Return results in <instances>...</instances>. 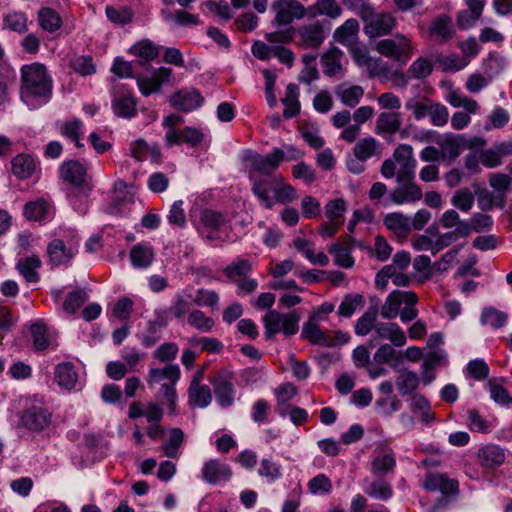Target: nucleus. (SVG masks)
<instances>
[{"mask_svg": "<svg viewBox=\"0 0 512 512\" xmlns=\"http://www.w3.org/2000/svg\"><path fill=\"white\" fill-rule=\"evenodd\" d=\"M214 388L216 401L222 408L230 407L234 402V385L228 372L222 371L210 380Z\"/></svg>", "mask_w": 512, "mask_h": 512, "instance_id": "dca6fc26", "label": "nucleus"}, {"mask_svg": "<svg viewBox=\"0 0 512 512\" xmlns=\"http://www.w3.org/2000/svg\"><path fill=\"white\" fill-rule=\"evenodd\" d=\"M364 482L365 486L363 491L373 499L387 501L393 495L391 484L382 477H378L372 481L365 479Z\"/></svg>", "mask_w": 512, "mask_h": 512, "instance_id": "7c9ffc66", "label": "nucleus"}, {"mask_svg": "<svg viewBox=\"0 0 512 512\" xmlns=\"http://www.w3.org/2000/svg\"><path fill=\"white\" fill-rule=\"evenodd\" d=\"M181 376L180 368L176 364H168L164 368H151L147 376V384L149 388L161 384L157 393L158 399L162 403H166L170 412H174L176 405V389L175 385Z\"/></svg>", "mask_w": 512, "mask_h": 512, "instance_id": "f03ea898", "label": "nucleus"}, {"mask_svg": "<svg viewBox=\"0 0 512 512\" xmlns=\"http://www.w3.org/2000/svg\"><path fill=\"white\" fill-rule=\"evenodd\" d=\"M55 380L62 389L67 391L74 389L78 380L74 364L71 362L58 364L55 368Z\"/></svg>", "mask_w": 512, "mask_h": 512, "instance_id": "2f4dec72", "label": "nucleus"}, {"mask_svg": "<svg viewBox=\"0 0 512 512\" xmlns=\"http://www.w3.org/2000/svg\"><path fill=\"white\" fill-rule=\"evenodd\" d=\"M307 16L315 18L317 16H327L331 19L338 18L341 13V7L335 0H317L314 5L306 8Z\"/></svg>", "mask_w": 512, "mask_h": 512, "instance_id": "c9c22d12", "label": "nucleus"}, {"mask_svg": "<svg viewBox=\"0 0 512 512\" xmlns=\"http://www.w3.org/2000/svg\"><path fill=\"white\" fill-rule=\"evenodd\" d=\"M202 476L207 483L216 485L228 481L232 476V470L227 464L211 459L204 463Z\"/></svg>", "mask_w": 512, "mask_h": 512, "instance_id": "5701e85b", "label": "nucleus"}, {"mask_svg": "<svg viewBox=\"0 0 512 512\" xmlns=\"http://www.w3.org/2000/svg\"><path fill=\"white\" fill-rule=\"evenodd\" d=\"M184 440V433L180 428H173L170 432V437L167 443L162 446L165 456L169 458H176L178 450Z\"/></svg>", "mask_w": 512, "mask_h": 512, "instance_id": "774afa93", "label": "nucleus"}, {"mask_svg": "<svg viewBox=\"0 0 512 512\" xmlns=\"http://www.w3.org/2000/svg\"><path fill=\"white\" fill-rule=\"evenodd\" d=\"M79 238L77 234L70 231L63 238L52 240L47 247L49 260L54 265H63L71 261L77 254Z\"/></svg>", "mask_w": 512, "mask_h": 512, "instance_id": "6e6552de", "label": "nucleus"}, {"mask_svg": "<svg viewBox=\"0 0 512 512\" xmlns=\"http://www.w3.org/2000/svg\"><path fill=\"white\" fill-rule=\"evenodd\" d=\"M344 53L338 47L329 48L321 56L323 72L329 77H333L342 71V60Z\"/></svg>", "mask_w": 512, "mask_h": 512, "instance_id": "72a5a7b5", "label": "nucleus"}, {"mask_svg": "<svg viewBox=\"0 0 512 512\" xmlns=\"http://www.w3.org/2000/svg\"><path fill=\"white\" fill-rule=\"evenodd\" d=\"M397 26L396 18L389 13H380L371 17L365 25V34L370 38L389 35Z\"/></svg>", "mask_w": 512, "mask_h": 512, "instance_id": "aec40b11", "label": "nucleus"}, {"mask_svg": "<svg viewBox=\"0 0 512 512\" xmlns=\"http://www.w3.org/2000/svg\"><path fill=\"white\" fill-rule=\"evenodd\" d=\"M271 10L275 14L273 23L277 27L289 26L294 19L307 16L306 7L298 0H274Z\"/></svg>", "mask_w": 512, "mask_h": 512, "instance_id": "1a4fd4ad", "label": "nucleus"}, {"mask_svg": "<svg viewBox=\"0 0 512 512\" xmlns=\"http://www.w3.org/2000/svg\"><path fill=\"white\" fill-rule=\"evenodd\" d=\"M41 266L40 258L33 254L25 259H21L17 263L19 273L26 279L27 282L35 283L39 279L37 269Z\"/></svg>", "mask_w": 512, "mask_h": 512, "instance_id": "37998d69", "label": "nucleus"}, {"mask_svg": "<svg viewBox=\"0 0 512 512\" xmlns=\"http://www.w3.org/2000/svg\"><path fill=\"white\" fill-rule=\"evenodd\" d=\"M301 337L309 341L311 344L325 346L327 335L323 332L317 322L309 320L302 326Z\"/></svg>", "mask_w": 512, "mask_h": 512, "instance_id": "8fccbe9b", "label": "nucleus"}, {"mask_svg": "<svg viewBox=\"0 0 512 512\" xmlns=\"http://www.w3.org/2000/svg\"><path fill=\"white\" fill-rule=\"evenodd\" d=\"M283 322V314L277 310L270 309L263 317L265 338L271 339L277 333L282 332Z\"/></svg>", "mask_w": 512, "mask_h": 512, "instance_id": "864d4df0", "label": "nucleus"}, {"mask_svg": "<svg viewBox=\"0 0 512 512\" xmlns=\"http://www.w3.org/2000/svg\"><path fill=\"white\" fill-rule=\"evenodd\" d=\"M155 252L151 245L139 243L130 250L131 263L135 268H148L154 261Z\"/></svg>", "mask_w": 512, "mask_h": 512, "instance_id": "f704fd0d", "label": "nucleus"}, {"mask_svg": "<svg viewBox=\"0 0 512 512\" xmlns=\"http://www.w3.org/2000/svg\"><path fill=\"white\" fill-rule=\"evenodd\" d=\"M327 250L334 256V262L336 265L345 269L353 267L354 259L349 248L343 247L338 243H333L328 246Z\"/></svg>", "mask_w": 512, "mask_h": 512, "instance_id": "052dcab7", "label": "nucleus"}, {"mask_svg": "<svg viewBox=\"0 0 512 512\" xmlns=\"http://www.w3.org/2000/svg\"><path fill=\"white\" fill-rule=\"evenodd\" d=\"M377 307H370L368 310L356 321L355 333L359 336H366L372 330L375 331L377 325Z\"/></svg>", "mask_w": 512, "mask_h": 512, "instance_id": "603ef678", "label": "nucleus"}, {"mask_svg": "<svg viewBox=\"0 0 512 512\" xmlns=\"http://www.w3.org/2000/svg\"><path fill=\"white\" fill-rule=\"evenodd\" d=\"M475 198L468 188L457 190L451 198V204L461 212H469L474 205Z\"/></svg>", "mask_w": 512, "mask_h": 512, "instance_id": "0e129e2a", "label": "nucleus"}, {"mask_svg": "<svg viewBox=\"0 0 512 512\" xmlns=\"http://www.w3.org/2000/svg\"><path fill=\"white\" fill-rule=\"evenodd\" d=\"M376 335L389 340L394 346L401 347L406 343V335L400 326L393 322H378L375 326Z\"/></svg>", "mask_w": 512, "mask_h": 512, "instance_id": "393cba45", "label": "nucleus"}, {"mask_svg": "<svg viewBox=\"0 0 512 512\" xmlns=\"http://www.w3.org/2000/svg\"><path fill=\"white\" fill-rule=\"evenodd\" d=\"M392 159L399 165L397 176L415 178L416 159L411 145H398L393 152Z\"/></svg>", "mask_w": 512, "mask_h": 512, "instance_id": "a211bd4d", "label": "nucleus"}, {"mask_svg": "<svg viewBox=\"0 0 512 512\" xmlns=\"http://www.w3.org/2000/svg\"><path fill=\"white\" fill-rule=\"evenodd\" d=\"M281 175H274L264 179L255 180L252 182V192L259 199L261 206L266 209H272L274 206V199L271 193L274 194L275 186H278L282 180Z\"/></svg>", "mask_w": 512, "mask_h": 512, "instance_id": "6ab92c4d", "label": "nucleus"}, {"mask_svg": "<svg viewBox=\"0 0 512 512\" xmlns=\"http://www.w3.org/2000/svg\"><path fill=\"white\" fill-rule=\"evenodd\" d=\"M330 32L328 21H312L300 25L297 30V45L303 49H318L326 40Z\"/></svg>", "mask_w": 512, "mask_h": 512, "instance_id": "0eeeda50", "label": "nucleus"}, {"mask_svg": "<svg viewBox=\"0 0 512 512\" xmlns=\"http://www.w3.org/2000/svg\"><path fill=\"white\" fill-rule=\"evenodd\" d=\"M282 103L285 106L283 111L284 118L290 119L299 114L300 103L298 101V88L295 84H289L287 86Z\"/></svg>", "mask_w": 512, "mask_h": 512, "instance_id": "09e8293b", "label": "nucleus"}, {"mask_svg": "<svg viewBox=\"0 0 512 512\" xmlns=\"http://www.w3.org/2000/svg\"><path fill=\"white\" fill-rule=\"evenodd\" d=\"M374 49L387 58L406 64L414 55L415 44L408 36L396 33L391 38L376 42Z\"/></svg>", "mask_w": 512, "mask_h": 512, "instance_id": "39448f33", "label": "nucleus"}, {"mask_svg": "<svg viewBox=\"0 0 512 512\" xmlns=\"http://www.w3.org/2000/svg\"><path fill=\"white\" fill-rule=\"evenodd\" d=\"M190 297V294H185L184 292L176 293L169 307V313L176 319L184 318L191 308Z\"/></svg>", "mask_w": 512, "mask_h": 512, "instance_id": "4d7b16f0", "label": "nucleus"}, {"mask_svg": "<svg viewBox=\"0 0 512 512\" xmlns=\"http://www.w3.org/2000/svg\"><path fill=\"white\" fill-rule=\"evenodd\" d=\"M52 422V413L43 404H31L20 416V424L29 431L41 432Z\"/></svg>", "mask_w": 512, "mask_h": 512, "instance_id": "9d476101", "label": "nucleus"}, {"mask_svg": "<svg viewBox=\"0 0 512 512\" xmlns=\"http://www.w3.org/2000/svg\"><path fill=\"white\" fill-rule=\"evenodd\" d=\"M433 63L425 57H419L407 69V76L411 79H425L431 75Z\"/></svg>", "mask_w": 512, "mask_h": 512, "instance_id": "6e6d98bb", "label": "nucleus"}, {"mask_svg": "<svg viewBox=\"0 0 512 512\" xmlns=\"http://www.w3.org/2000/svg\"><path fill=\"white\" fill-rule=\"evenodd\" d=\"M227 222L228 219L225 214L207 208L200 212L196 229L209 245L219 247L225 241L221 235V229L226 226Z\"/></svg>", "mask_w": 512, "mask_h": 512, "instance_id": "20e7f679", "label": "nucleus"}, {"mask_svg": "<svg viewBox=\"0 0 512 512\" xmlns=\"http://www.w3.org/2000/svg\"><path fill=\"white\" fill-rule=\"evenodd\" d=\"M380 143L372 136L359 139L352 152L359 158L367 161L378 153Z\"/></svg>", "mask_w": 512, "mask_h": 512, "instance_id": "de8ad7c7", "label": "nucleus"}, {"mask_svg": "<svg viewBox=\"0 0 512 512\" xmlns=\"http://www.w3.org/2000/svg\"><path fill=\"white\" fill-rule=\"evenodd\" d=\"M440 224L445 229L455 228L453 231L449 232L454 233V235L460 238L469 236L468 221L462 220L458 212L454 209L446 210L442 214Z\"/></svg>", "mask_w": 512, "mask_h": 512, "instance_id": "c756f323", "label": "nucleus"}, {"mask_svg": "<svg viewBox=\"0 0 512 512\" xmlns=\"http://www.w3.org/2000/svg\"><path fill=\"white\" fill-rule=\"evenodd\" d=\"M396 458L392 450L375 451L371 462V473L376 477H382L394 471Z\"/></svg>", "mask_w": 512, "mask_h": 512, "instance_id": "a878e982", "label": "nucleus"}, {"mask_svg": "<svg viewBox=\"0 0 512 512\" xmlns=\"http://www.w3.org/2000/svg\"><path fill=\"white\" fill-rule=\"evenodd\" d=\"M359 24L356 19L346 20L340 27L336 28L333 38L340 44L349 47L357 43Z\"/></svg>", "mask_w": 512, "mask_h": 512, "instance_id": "473e14b6", "label": "nucleus"}, {"mask_svg": "<svg viewBox=\"0 0 512 512\" xmlns=\"http://www.w3.org/2000/svg\"><path fill=\"white\" fill-rule=\"evenodd\" d=\"M487 76L478 73L471 74L466 81V89L471 93H477L486 87L493 77L500 71V63L497 57H489L485 63Z\"/></svg>", "mask_w": 512, "mask_h": 512, "instance_id": "412c9836", "label": "nucleus"}, {"mask_svg": "<svg viewBox=\"0 0 512 512\" xmlns=\"http://www.w3.org/2000/svg\"><path fill=\"white\" fill-rule=\"evenodd\" d=\"M383 222L389 230L398 235H405L411 230L409 217L400 212L388 213Z\"/></svg>", "mask_w": 512, "mask_h": 512, "instance_id": "c03bdc74", "label": "nucleus"}, {"mask_svg": "<svg viewBox=\"0 0 512 512\" xmlns=\"http://www.w3.org/2000/svg\"><path fill=\"white\" fill-rule=\"evenodd\" d=\"M136 104V99L123 86L114 87L111 106L116 116L127 119L136 116Z\"/></svg>", "mask_w": 512, "mask_h": 512, "instance_id": "ddd939ff", "label": "nucleus"}, {"mask_svg": "<svg viewBox=\"0 0 512 512\" xmlns=\"http://www.w3.org/2000/svg\"><path fill=\"white\" fill-rule=\"evenodd\" d=\"M284 161V151L274 148L267 155L259 154L253 150H245L242 154V162L248 174L250 182L260 180L258 176H274L281 162Z\"/></svg>", "mask_w": 512, "mask_h": 512, "instance_id": "7ed1b4c3", "label": "nucleus"}, {"mask_svg": "<svg viewBox=\"0 0 512 512\" xmlns=\"http://www.w3.org/2000/svg\"><path fill=\"white\" fill-rule=\"evenodd\" d=\"M251 52L254 57L261 61H268L272 57H276L281 63L292 66L294 61V53L292 50L281 45H271L263 41L257 40L252 44Z\"/></svg>", "mask_w": 512, "mask_h": 512, "instance_id": "f8f14e48", "label": "nucleus"}, {"mask_svg": "<svg viewBox=\"0 0 512 512\" xmlns=\"http://www.w3.org/2000/svg\"><path fill=\"white\" fill-rule=\"evenodd\" d=\"M486 144L485 139L481 137L467 138L464 135L450 136L441 143L442 158L448 156L449 159L457 158L463 148L482 147Z\"/></svg>", "mask_w": 512, "mask_h": 512, "instance_id": "2eb2a0df", "label": "nucleus"}, {"mask_svg": "<svg viewBox=\"0 0 512 512\" xmlns=\"http://www.w3.org/2000/svg\"><path fill=\"white\" fill-rule=\"evenodd\" d=\"M469 9L462 10L457 15V25L460 29H469L475 25L481 17L484 1L483 0H467Z\"/></svg>", "mask_w": 512, "mask_h": 512, "instance_id": "bb28decb", "label": "nucleus"}, {"mask_svg": "<svg viewBox=\"0 0 512 512\" xmlns=\"http://www.w3.org/2000/svg\"><path fill=\"white\" fill-rule=\"evenodd\" d=\"M38 22L43 30L50 33L59 30L62 26L60 15L49 7H43L38 11Z\"/></svg>", "mask_w": 512, "mask_h": 512, "instance_id": "a18cd8bd", "label": "nucleus"}, {"mask_svg": "<svg viewBox=\"0 0 512 512\" xmlns=\"http://www.w3.org/2000/svg\"><path fill=\"white\" fill-rule=\"evenodd\" d=\"M52 214V206L44 199H37L25 204L24 216L31 221L47 220Z\"/></svg>", "mask_w": 512, "mask_h": 512, "instance_id": "e433bc0d", "label": "nucleus"}, {"mask_svg": "<svg viewBox=\"0 0 512 512\" xmlns=\"http://www.w3.org/2000/svg\"><path fill=\"white\" fill-rule=\"evenodd\" d=\"M21 99L33 108L47 103L52 95L53 82L46 67L40 63L21 68Z\"/></svg>", "mask_w": 512, "mask_h": 512, "instance_id": "f257e3e1", "label": "nucleus"}, {"mask_svg": "<svg viewBox=\"0 0 512 512\" xmlns=\"http://www.w3.org/2000/svg\"><path fill=\"white\" fill-rule=\"evenodd\" d=\"M418 301L417 295L413 291H392L386 298L381 307V316L386 320L395 319L399 312L402 303L416 304Z\"/></svg>", "mask_w": 512, "mask_h": 512, "instance_id": "4468645a", "label": "nucleus"}, {"mask_svg": "<svg viewBox=\"0 0 512 512\" xmlns=\"http://www.w3.org/2000/svg\"><path fill=\"white\" fill-rule=\"evenodd\" d=\"M202 102L203 97L195 89H183L170 97L171 105L184 112H189L200 107Z\"/></svg>", "mask_w": 512, "mask_h": 512, "instance_id": "b1692460", "label": "nucleus"}, {"mask_svg": "<svg viewBox=\"0 0 512 512\" xmlns=\"http://www.w3.org/2000/svg\"><path fill=\"white\" fill-rule=\"evenodd\" d=\"M421 187L414 182V178L397 176V186L389 193V200L396 205L415 203L422 199Z\"/></svg>", "mask_w": 512, "mask_h": 512, "instance_id": "9b49d317", "label": "nucleus"}, {"mask_svg": "<svg viewBox=\"0 0 512 512\" xmlns=\"http://www.w3.org/2000/svg\"><path fill=\"white\" fill-rule=\"evenodd\" d=\"M423 487L431 492L439 491L446 496L458 493V481L442 473H428L423 482Z\"/></svg>", "mask_w": 512, "mask_h": 512, "instance_id": "4be33fe9", "label": "nucleus"}, {"mask_svg": "<svg viewBox=\"0 0 512 512\" xmlns=\"http://www.w3.org/2000/svg\"><path fill=\"white\" fill-rule=\"evenodd\" d=\"M493 219L490 215L484 213H474L468 220L469 234L471 232L482 233L492 229Z\"/></svg>", "mask_w": 512, "mask_h": 512, "instance_id": "338daca9", "label": "nucleus"}, {"mask_svg": "<svg viewBox=\"0 0 512 512\" xmlns=\"http://www.w3.org/2000/svg\"><path fill=\"white\" fill-rule=\"evenodd\" d=\"M187 322L201 332H210L215 324L211 317L206 316L203 311L198 309L189 313Z\"/></svg>", "mask_w": 512, "mask_h": 512, "instance_id": "69168bd1", "label": "nucleus"}, {"mask_svg": "<svg viewBox=\"0 0 512 512\" xmlns=\"http://www.w3.org/2000/svg\"><path fill=\"white\" fill-rule=\"evenodd\" d=\"M429 35L439 39L440 42H447L455 35V29L450 16L440 15L435 18L429 26Z\"/></svg>", "mask_w": 512, "mask_h": 512, "instance_id": "cd10ccee", "label": "nucleus"}, {"mask_svg": "<svg viewBox=\"0 0 512 512\" xmlns=\"http://www.w3.org/2000/svg\"><path fill=\"white\" fill-rule=\"evenodd\" d=\"M396 385L402 396L411 394L419 385V377L415 372L403 370L396 379Z\"/></svg>", "mask_w": 512, "mask_h": 512, "instance_id": "13d9d810", "label": "nucleus"}, {"mask_svg": "<svg viewBox=\"0 0 512 512\" xmlns=\"http://www.w3.org/2000/svg\"><path fill=\"white\" fill-rule=\"evenodd\" d=\"M401 116L397 112H382L375 124V133L380 136L393 135L400 130Z\"/></svg>", "mask_w": 512, "mask_h": 512, "instance_id": "c85d7f7f", "label": "nucleus"}, {"mask_svg": "<svg viewBox=\"0 0 512 512\" xmlns=\"http://www.w3.org/2000/svg\"><path fill=\"white\" fill-rule=\"evenodd\" d=\"M203 139V132L194 127L167 130L164 136L165 144L168 147L180 144H187L191 147H196L203 141Z\"/></svg>", "mask_w": 512, "mask_h": 512, "instance_id": "f3484780", "label": "nucleus"}, {"mask_svg": "<svg viewBox=\"0 0 512 512\" xmlns=\"http://www.w3.org/2000/svg\"><path fill=\"white\" fill-rule=\"evenodd\" d=\"M335 94L345 106L354 108L359 104L363 97L364 90L359 85H348L343 83L337 86Z\"/></svg>", "mask_w": 512, "mask_h": 512, "instance_id": "4c0bfd02", "label": "nucleus"}, {"mask_svg": "<svg viewBox=\"0 0 512 512\" xmlns=\"http://www.w3.org/2000/svg\"><path fill=\"white\" fill-rule=\"evenodd\" d=\"M251 271L252 265L247 259H237L223 269L225 276L234 283L246 277Z\"/></svg>", "mask_w": 512, "mask_h": 512, "instance_id": "3c124183", "label": "nucleus"}, {"mask_svg": "<svg viewBox=\"0 0 512 512\" xmlns=\"http://www.w3.org/2000/svg\"><path fill=\"white\" fill-rule=\"evenodd\" d=\"M507 318L506 313L489 306L482 309L480 322L482 325H489L494 329H498L505 325Z\"/></svg>", "mask_w": 512, "mask_h": 512, "instance_id": "5fc2aeb1", "label": "nucleus"}, {"mask_svg": "<svg viewBox=\"0 0 512 512\" xmlns=\"http://www.w3.org/2000/svg\"><path fill=\"white\" fill-rule=\"evenodd\" d=\"M410 408L413 413H420V419L424 424H430L435 419L429 401L421 394H414L411 397Z\"/></svg>", "mask_w": 512, "mask_h": 512, "instance_id": "49530a36", "label": "nucleus"}, {"mask_svg": "<svg viewBox=\"0 0 512 512\" xmlns=\"http://www.w3.org/2000/svg\"><path fill=\"white\" fill-rule=\"evenodd\" d=\"M60 177L65 182L80 188V197L86 198L92 190L91 176L88 174V166L78 160H69L60 166Z\"/></svg>", "mask_w": 512, "mask_h": 512, "instance_id": "423d86ee", "label": "nucleus"}, {"mask_svg": "<svg viewBox=\"0 0 512 512\" xmlns=\"http://www.w3.org/2000/svg\"><path fill=\"white\" fill-rule=\"evenodd\" d=\"M211 400L212 394L209 386L201 385L196 379H193L189 387L190 404L205 408L211 403Z\"/></svg>", "mask_w": 512, "mask_h": 512, "instance_id": "a19ab883", "label": "nucleus"}, {"mask_svg": "<svg viewBox=\"0 0 512 512\" xmlns=\"http://www.w3.org/2000/svg\"><path fill=\"white\" fill-rule=\"evenodd\" d=\"M478 459L482 466L486 468H495L505 461L504 451L496 445H487L478 452Z\"/></svg>", "mask_w": 512, "mask_h": 512, "instance_id": "58836bf2", "label": "nucleus"}, {"mask_svg": "<svg viewBox=\"0 0 512 512\" xmlns=\"http://www.w3.org/2000/svg\"><path fill=\"white\" fill-rule=\"evenodd\" d=\"M12 173L18 179H27L35 171L36 164L34 159L28 154H19L11 161Z\"/></svg>", "mask_w": 512, "mask_h": 512, "instance_id": "79ce46f5", "label": "nucleus"}, {"mask_svg": "<svg viewBox=\"0 0 512 512\" xmlns=\"http://www.w3.org/2000/svg\"><path fill=\"white\" fill-rule=\"evenodd\" d=\"M433 102L427 98H410L405 103V108L412 111L416 120H422L429 116Z\"/></svg>", "mask_w": 512, "mask_h": 512, "instance_id": "e2e57ef3", "label": "nucleus"}, {"mask_svg": "<svg viewBox=\"0 0 512 512\" xmlns=\"http://www.w3.org/2000/svg\"><path fill=\"white\" fill-rule=\"evenodd\" d=\"M364 304V297L360 294H347L340 303L337 314L349 318Z\"/></svg>", "mask_w": 512, "mask_h": 512, "instance_id": "bf43d9fd", "label": "nucleus"}, {"mask_svg": "<svg viewBox=\"0 0 512 512\" xmlns=\"http://www.w3.org/2000/svg\"><path fill=\"white\" fill-rule=\"evenodd\" d=\"M105 13L109 21L117 25H126L132 22L134 18L133 10L128 6L115 8L114 6H107Z\"/></svg>", "mask_w": 512, "mask_h": 512, "instance_id": "680f3d73", "label": "nucleus"}, {"mask_svg": "<svg viewBox=\"0 0 512 512\" xmlns=\"http://www.w3.org/2000/svg\"><path fill=\"white\" fill-rule=\"evenodd\" d=\"M129 53L139 58L141 63H148L158 57L159 46L149 39H143L132 45Z\"/></svg>", "mask_w": 512, "mask_h": 512, "instance_id": "ea45409f", "label": "nucleus"}]
</instances>
